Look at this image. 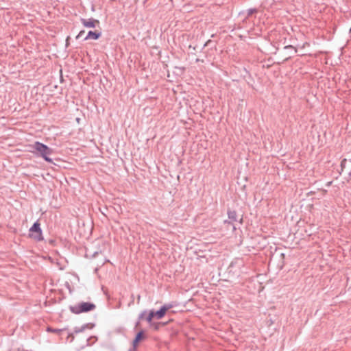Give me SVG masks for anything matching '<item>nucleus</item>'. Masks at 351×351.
I'll use <instances>...</instances> for the list:
<instances>
[{
  "label": "nucleus",
  "mask_w": 351,
  "mask_h": 351,
  "mask_svg": "<svg viewBox=\"0 0 351 351\" xmlns=\"http://www.w3.org/2000/svg\"><path fill=\"white\" fill-rule=\"evenodd\" d=\"M84 30L80 31V33H79V34H78V36H77V37L80 36H81V35H82V34H84Z\"/></svg>",
  "instance_id": "nucleus-13"
},
{
  "label": "nucleus",
  "mask_w": 351,
  "mask_h": 351,
  "mask_svg": "<svg viewBox=\"0 0 351 351\" xmlns=\"http://www.w3.org/2000/svg\"><path fill=\"white\" fill-rule=\"evenodd\" d=\"M228 214V217L230 219H232L233 220H236L237 213H236L235 211H229Z\"/></svg>",
  "instance_id": "nucleus-9"
},
{
  "label": "nucleus",
  "mask_w": 351,
  "mask_h": 351,
  "mask_svg": "<svg viewBox=\"0 0 351 351\" xmlns=\"http://www.w3.org/2000/svg\"><path fill=\"white\" fill-rule=\"evenodd\" d=\"M29 237L35 241L43 240L42 230L40 224L37 221L30 228L29 230Z\"/></svg>",
  "instance_id": "nucleus-2"
},
{
  "label": "nucleus",
  "mask_w": 351,
  "mask_h": 351,
  "mask_svg": "<svg viewBox=\"0 0 351 351\" xmlns=\"http://www.w3.org/2000/svg\"><path fill=\"white\" fill-rule=\"evenodd\" d=\"M95 308V305L90 302H82L79 305L72 307L71 311L75 313L88 312Z\"/></svg>",
  "instance_id": "nucleus-3"
},
{
  "label": "nucleus",
  "mask_w": 351,
  "mask_h": 351,
  "mask_svg": "<svg viewBox=\"0 0 351 351\" xmlns=\"http://www.w3.org/2000/svg\"><path fill=\"white\" fill-rule=\"evenodd\" d=\"M152 326H154L155 330H158L160 326V324H153Z\"/></svg>",
  "instance_id": "nucleus-11"
},
{
  "label": "nucleus",
  "mask_w": 351,
  "mask_h": 351,
  "mask_svg": "<svg viewBox=\"0 0 351 351\" xmlns=\"http://www.w3.org/2000/svg\"><path fill=\"white\" fill-rule=\"evenodd\" d=\"M29 147L34 149L31 151L32 153L40 154L47 162H52L51 159L48 157V155L52 153V150L47 145L39 142H36Z\"/></svg>",
  "instance_id": "nucleus-1"
},
{
  "label": "nucleus",
  "mask_w": 351,
  "mask_h": 351,
  "mask_svg": "<svg viewBox=\"0 0 351 351\" xmlns=\"http://www.w3.org/2000/svg\"><path fill=\"white\" fill-rule=\"evenodd\" d=\"M285 49L293 48L292 45H287L285 47Z\"/></svg>",
  "instance_id": "nucleus-14"
},
{
  "label": "nucleus",
  "mask_w": 351,
  "mask_h": 351,
  "mask_svg": "<svg viewBox=\"0 0 351 351\" xmlns=\"http://www.w3.org/2000/svg\"><path fill=\"white\" fill-rule=\"evenodd\" d=\"M81 22L84 27H88V28H94L96 26L99 25V21L98 20L94 19H82L81 20Z\"/></svg>",
  "instance_id": "nucleus-4"
},
{
  "label": "nucleus",
  "mask_w": 351,
  "mask_h": 351,
  "mask_svg": "<svg viewBox=\"0 0 351 351\" xmlns=\"http://www.w3.org/2000/svg\"><path fill=\"white\" fill-rule=\"evenodd\" d=\"M101 36V33L99 31H90L88 32L87 36L85 38V40L93 39L97 40Z\"/></svg>",
  "instance_id": "nucleus-6"
},
{
  "label": "nucleus",
  "mask_w": 351,
  "mask_h": 351,
  "mask_svg": "<svg viewBox=\"0 0 351 351\" xmlns=\"http://www.w3.org/2000/svg\"><path fill=\"white\" fill-rule=\"evenodd\" d=\"M171 307V305H164L159 311L154 312L155 317L158 319H161Z\"/></svg>",
  "instance_id": "nucleus-5"
},
{
  "label": "nucleus",
  "mask_w": 351,
  "mask_h": 351,
  "mask_svg": "<svg viewBox=\"0 0 351 351\" xmlns=\"http://www.w3.org/2000/svg\"><path fill=\"white\" fill-rule=\"evenodd\" d=\"M144 339H145V334H144L143 331L139 332L136 335L135 339L133 341V346H134V348H136L138 346L139 343L141 341H143Z\"/></svg>",
  "instance_id": "nucleus-7"
},
{
  "label": "nucleus",
  "mask_w": 351,
  "mask_h": 351,
  "mask_svg": "<svg viewBox=\"0 0 351 351\" xmlns=\"http://www.w3.org/2000/svg\"><path fill=\"white\" fill-rule=\"evenodd\" d=\"M155 317V315H154V311H152L149 312L147 317V321L149 322V323H152V319Z\"/></svg>",
  "instance_id": "nucleus-8"
},
{
  "label": "nucleus",
  "mask_w": 351,
  "mask_h": 351,
  "mask_svg": "<svg viewBox=\"0 0 351 351\" xmlns=\"http://www.w3.org/2000/svg\"><path fill=\"white\" fill-rule=\"evenodd\" d=\"M48 331H51V332H59L60 331H61V330L48 328Z\"/></svg>",
  "instance_id": "nucleus-10"
},
{
  "label": "nucleus",
  "mask_w": 351,
  "mask_h": 351,
  "mask_svg": "<svg viewBox=\"0 0 351 351\" xmlns=\"http://www.w3.org/2000/svg\"><path fill=\"white\" fill-rule=\"evenodd\" d=\"M346 162V158H345V159H343V160L341 161V167L342 168H343V167H344Z\"/></svg>",
  "instance_id": "nucleus-12"
}]
</instances>
